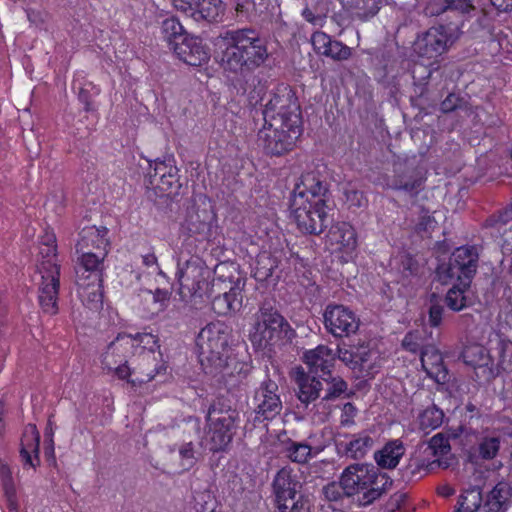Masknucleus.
I'll list each match as a JSON object with an SVG mask.
<instances>
[{
    "mask_svg": "<svg viewBox=\"0 0 512 512\" xmlns=\"http://www.w3.org/2000/svg\"><path fill=\"white\" fill-rule=\"evenodd\" d=\"M343 193L345 196V202L348 204L350 208H361L367 204V199L365 198L363 192H361L352 183H347L343 187Z\"/></svg>",
    "mask_w": 512,
    "mask_h": 512,
    "instance_id": "49530a36",
    "label": "nucleus"
},
{
    "mask_svg": "<svg viewBox=\"0 0 512 512\" xmlns=\"http://www.w3.org/2000/svg\"><path fill=\"white\" fill-rule=\"evenodd\" d=\"M324 380L327 381L328 388L326 390L324 397L321 400V403L328 402L330 400L338 398L347 389L346 382L340 378H332L331 381H328L327 379Z\"/></svg>",
    "mask_w": 512,
    "mask_h": 512,
    "instance_id": "8fccbe9b",
    "label": "nucleus"
},
{
    "mask_svg": "<svg viewBox=\"0 0 512 512\" xmlns=\"http://www.w3.org/2000/svg\"><path fill=\"white\" fill-rule=\"evenodd\" d=\"M134 340L132 335L119 334L106 347L102 354V365L105 369L111 370L114 366L127 360L130 354H133Z\"/></svg>",
    "mask_w": 512,
    "mask_h": 512,
    "instance_id": "412c9836",
    "label": "nucleus"
},
{
    "mask_svg": "<svg viewBox=\"0 0 512 512\" xmlns=\"http://www.w3.org/2000/svg\"><path fill=\"white\" fill-rule=\"evenodd\" d=\"M357 408L350 402L343 405L340 415V425L350 428L355 425V417L357 416Z\"/></svg>",
    "mask_w": 512,
    "mask_h": 512,
    "instance_id": "5fc2aeb1",
    "label": "nucleus"
},
{
    "mask_svg": "<svg viewBox=\"0 0 512 512\" xmlns=\"http://www.w3.org/2000/svg\"><path fill=\"white\" fill-rule=\"evenodd\" d=\"M444 414L436 406L426 408L418 417L419 427L425 432L438 428L443 422Z\"/></svg>",
    "mask_w": 512,
    "mask_h": 512,
    "instance_id": "ea45409f",
    "label": "nucleus"
},
{
    "mask_svg": "<svg viewBox=\"0 0 512 512\" xmlns=\"http://www.w3.org/2000/svg\"><path fill=\"white\" fill-rule=\"evenodd\" d=\"M443 312H444V308L441 304L431 301L428 315H429V324L432 327H437L441 324Z\"/></svg>",
    "mask_w": 512,
    "mask_h": 512,
    "instance_id": "052dcab7",
    "label": "nucleus"
},
{
    "mask_svg": "<svg viewBox=\"0 0 512 512\" xmlns=\"http://www.w3.org/2000/svg\"><path fill=\"white\" fill-rule=\"evenodd\" d=\"M294 334L288 321L275 308L263 304L254 314L249 339L256 350H271L272 347L291 341Z\"/></svg>",
    "mask_w": 512,
    "mask_h": 512,
    "instance_id": "423d86ee",
    "label": "nucleus"
},
{
    "mask_svg": "<svg viewBox=\"0 0 512 512\" xmlns=\"http://www.w3.org/2000/svg\"><path fill=\"white\" fill-rule=\"evenodd\" d=\"M351 48L340 41L332 40L324 56L330 57L334 60L342 61L351 57Z\"/></svg>",
    "mask_w": 512,
    "mask_h": 512,
    "instance_id": "09e8293b",
    "label": "nucleus"
},
{
    "mask_svg": "<svg viewBox=\"0 0 512 512\" xmlns=\"http://www.w3.org/2000/svg\"><path fill=\"white\" fill-rule=\"evenodd\" d=\"M134 340L133 345V354L139 353V355H143V361L149 362L150 360H155L154 351L158 347L157 338L150 333H137L135 336H132Z\"/></svg>",
    "mask_w": 512,
    "mask_h": 512,
    "instance_id": "72a5a7b5",
    "label": "nucleus"
},
{
    "mask_svg": "<svg viewBox=\"0 0 512 512\" xmlns=\"http://www.w3.org/2000/svg\"><path fill=\"white\" fill-rule=\"evenodd\" d=\"M321 451L322 448L313 447L305 441H294L290 438L282 441V453L293 463L306 464Z\"/></svg>",
    "mask_w": 512,
    "mask_h": 512,
    "instance_id": "393cba45",
    "label": "nucleus"
},
{
    "mask_svg": "<svg viewBox=\"0 0 512 512\" xmlns=\"http://www.w3.org/2000/svg\"><path fill=\"white\" fill-rule=\"evenodd\" d=\"M405 451L404 443L400 439H393L374 453V459L379 467L394 469L404 456Z\"/></svg>",
    "mask_w": 512,
    "mask_h": 512,
    "instance_id": "cd10ccee",
    "label": "nucleus"
},
{
    "mask_svg": "<svg viewBox=\"0 0 512 512\" xmlns=\"http://www.w3.org/2000/svg\"><path fill=\"white\" fill-rule=\"evenodd\" d=\"M140 356V362L136 367H133L134 378L129 380L132 387H137L143 383L151 381L155 377V369L151 368V364L154 360L149 362L143 361V355Z\"/></svg>",
    "mask_w": 512,
    "mask_h": 512,
    "instance_id": "37998d69",
    "label": "nucleus"
},
{
    "mask_svg": "<svg viewBox=\"0 0 512 512\" xmlns=\"http://www.w3.org/2000/svg\"><path fill=\"white\" fill-rule=\"evenodd\" d=\"M460 31L452 25H439L429 28L415 42V51L420 57L436 59L457 41Z\"/></svg>",
    "mask_w": 512,
    "mask_h": 512,
    "instance_id": "f8f14e48",
    "label": "nucleus"
},
{
    "mask_svg": "<svg viewBox=\"0 0 512 512\" xmlns=\"http://www.w3.org/2000/svg\"><path fill=\"white\" fill-rule=\"evenodd\" d=\"M511 487L506 482H499L487 495L484 503L486 512H505L510 505Z\"/></svg>",
    "mask_w": 512,
    "mask_h": 512,
    "instance_id": "7c9ffc66",
    "label": "nucleus"
},
{
    "mask_svg": "<svg viewBox=\"0 0 512 512\" xmlns=\"http://www.w3.org/2000/svg\"><path fill=\"white\" fill-rule=\"evenodd\" d=\"M276 125L265 122L258 132V142L266 153L280 156L292 150L296 140L302 133V129Z\"/></svg>",
    "mask_w": 512,
    "mask_h": 512,
    "instance_id": "4468645a",
    "label": "nucleus"
},
{
    "mask_svg": "<svg viewBox=\"0 0 512 512\" xmlns=\"http://www.w3.org/2000/svg\"><path fill=\"white\" fill-rule=\"evenodd\" d=\"M192 12H198L208 21H216L222 12L221 0H200Z\"/></svg>",
    "mask_w": 512,
    "mask_h": 512,
    "instance_id": "a18cd8bd",
    "label": "nucleus"
},
{
    "mask_svg": "<svg viewBox=\"0 0 512 512\" xmlns=\"http://www.w3.org/2000/svg\"><path fill=\"white\" fill-rule=\"evenodd\" d=\"M238 413L231 409L219 408L212 404L208 409L206 421L208 431L206 432V445L211 451H221L232 441L236 429Z\"/></svg>",
    "mask_w": 512,
    "mask_h": 512,
    "instance_id": "1a4fd4ad",
    "label": "nucleus"
},
{
    "mask_svg": "<svg viewBox=\"0 0 512 512\" xmlns=\"http://www.w3.org/2000/svg\"><path fill=\"white\" fill-rule=\"evenodd\" d=\"M180 466L183 471L191 469L196 463L195 450L192 442L183 443L179 449Z\"/></svg>",
    "mask_w": 512,
    "mask_h": 512,
    "instance_id": "de8ad7c7",
    "label": "nucleus"
},
{
    "mask_svg": "<svg viewBox=\"0 0 512 512\" xmlns=\"http://www.w3.org/2000/svg\"><path fill=\"white\" fill-rule=\"evenodd\" d=\"M162 33L172 49L176 41L181 42L187 37L182 24L175 17L167 18L162 22Z\"/></svg>",
    "mask_w": 512,
    "mask_h": 512,
    "instance_id": "58836bf2",
    "label": "nucleus"
},
{
    "mask_svg": "<svg viewBox=\"0 0 512 512\" xmlns=\"http://www.w3.org/2000/svg\"><path fill=\"white\" fill-rule=\"evenodd\" d=\"M336 353L326 345H319L304 353L303 361L309 372L313 374L329 375L334 365Z\"/></svg>",
    "mask_w": 512,
    "mask_h": 512,
    "instance_id": "4be33fe9",
    "label": "nucleus"
},
{
    "mask_svg": "<svg viewBox=\"0 0 512 512\" xmlns=\"http://www.w3.org/2000/svg\"><path fill=\"white\" fill-rule=\"evenodd\" d=\"M421 178L410 175H396L392 180L388 181L387 188L394 190H402L407 193H416L421 185Z\"/></svg>",
    "mask_w": 512,
    "mask_h": 512,
    "instance_id": "79ce46f5",
    "label": "nucleus"
},
{
    "mask_svg": "<svg viewBox=\"0 0 512 512\" xmlns=\"http://www.w3.org/2000/svg\"><path fill=\"white\" fill-rule=\"evenodd\" d=\"M470 286H463L460 282L455 281L453 286L448 290L445 302L448 308L453 311H460L467 306L466 290Z\"/></svg>",
    "mask_w": 512,
    "mask_h": 512,
    "instance_id": "4c0bfd02",
    "label": "nucleus"
},
{
    "mask_svg": "<svg viewBox=\"0 0 512 512\" xmlns=\"http://www.w3.org/2000/svg\"><path fill=\"white\" fill-rule=\"evenodd\" d=\"M78 295L88 308L98 310L102 306L101 278L94 274L92 280H76Z\"/></svg>",
    "mask_w": 512,
    "mask_h": 512,
    "instance_id": "c756f323",
    "label": "nucleus"
},
{
    "mask_svg": "<svg viewBox=\"0 0 512 512\" xmlns=\"http://www.w3.org/2000/svg\"><path fill=\"white\" fill-rule=\"evenodd\" d=\"M401 273L404 278H408L410 276L416 275L418 272V264L417 262L410 256L405 255L401 260Z\"/></svg>",
    "mask_w": 512,
    "mask_h": 512,
    "instance_id": "680f3d73",
    "label": "nucleus"
},
{
    "mask_svg": "<svg viewBox=\"0 0 512 512\" xmlns=\"http://www.w3.org/2000/svg\"><path fill=\"white\" fill-rule=\"evenodd\" d=\"M448 11L456 12L459 14H467L474 9L470 0H448Z\"/></svg>",
    "mask_w": 512,
    "mask_h": 512,
    "instance_id": "e2e57ef3",
    "label": "nucleus"
},
{
    "mask_svg": "<svg viewBox=\"0 0 512 512\" xmlns=\"http://www.w3.org/2000/svg\"><path fill=\"white\" fill-rule=\"evenodd\" d=\"M277 392L278 385L270 379L263 381L255 392V410L264 419L274 418L282 409V402Z\"/></svg>",
    "mask_w": 512,
    "mask_h": 512,
    "instance_id": "a211bd4d",
    "label": "nucleus"
},
{
    "mask_svg": "<svg viewBox=\"0 0 512 512\" xmlns=\"http://www.w3.org/2000/svg\"><path fill=\"white\" fill-rule=\"evenodd\" d=\"M107 229L89 226L82 229L80 239L76 244V251L95 250L107 251Z\"/></svg>",
    "mask_w": 512,
    "mask_h": 512,
    "instance_id": "bb28decb",
    "label": "nucleus"
},
{
    "mask_svg": "<svg viewBox=\"0 0 512 512\" xmlns=\"http://www.w3.org/2000/svg\"><path fill=\"white\" fill-rule=\"evenodd\" d=\"M311 42L315 51L319 54L324 55L325 53H327V49L331 44L332 39L326 33L317 31L312 34Z\"/></svg>",
    "mask_w": 512,
    "mask_h": 512,
    "instance_id": "6e6d98bb",
    "label": "nucleus"
},
{
    "mask_svg": "<svg viewBox=\"0 0 512 512\" xmlns=\"http://www.w3.org/2000/svg\"><path fill=\"white\" fill-rule=\"evenodd\" d=\"M502 436L498 432H488L478 440V456L483 460L494 459L501 447Z\"/></svg>",
    "mask_w": 512,
    "mask_h": 512,
    "instance_id": "473e14b6",
    "label": "nucleus"
},
{
    "mask_svg": "<svg viewBox=\"0 0 512 512\" xmlns=\"http://www.w3.org/2000/svg\"><path fill=\"white\" fill-rule=\"evenodd\" d=\"M272 486L280 512H309L307 501L297 496L301 483L292 468L280 469L274 477Z\"/></svg>",
    "mask_w": 512,
    "mask_h": 512,
    "instance_id": "9d476101",
    "label": "nucleus"
},
{
    "mask_svg": "<svg viewBox=\"0 0 512 512\" xmlns=\"http://www.w3.org/2000/svg\"><path fill=\"white\" fill-rule=\"evenodd\" d=\"M478 250L474 246L458 247L452 254L449 264L440 267V277L445 281H458L463 286H470L478 267Z\"/></svg>",
    "mask_w": 512,
    "mask_h": 512,
    "instance_id": "ddd939ff",
    "label": "nucleus"
},
{
    "mask_svg": "<svg viewBox=\"0 0 512 512\" xmlns=\"http://www.w3.org/2000/svg\"><path fill=\"white\" fill-rule=\"evenodd\" d=\"M155 185L164 192L172 189L174 186H179L177 167L169 168V171L166 174H162L161 179H158Z\"/></svg>",
    "mask_w": 512,
    "mask_h": 512,
    "instance_id": "603ef678",
    "label": "nucleus"
},
{
    "mask_svg": "<svg viewBox=\"0 0 512 512\" xmlns=\"http://www.w3.org/2000/svg\"><path fill=\"white\" fill-rule=\"evenodd\" d=\"M123 362V364L119 363L118 365L114 366L112 370L119 379L127 380V382L129 383V380H131L133 378L132 376H134L133 368H131L127 364L128 360H125Z\"/></svg>",
    "mask_w": 512,
    "mask_h": 512,
    "instance_id": "69168bd1",
    "label": "nucleus"
},
{
    "mask_svg": "<svg viewBox=\"0 0 512 512\" xmlns=\"http://www.w3.org/2000/svg\"><path fill=\"white\" fill-rule=\"evenodd\" d=\"M375 441L371 434L362 431L354 434L352 439L345 445V453L353 459L363 458L374 446Z\"/></svg>",
    "mask_w": 512,
    "mask_h": 512,
    "instance_id": "2f4dec72",
    "label": "nucleus"
},
{
    "mask_svg": "<svg viewBox=\"0 0 512 512\" xmlns=\"http://www.w3.org/2000/svg\"><path fill=\"white\" fill-rule=\"evenodd\" d=\"M448 0H428L424 7L427 16H439L448 11Z\"/></svg>",
    "mask_w": 512,
    "mask_h": 512,
    "instance_id": "4d7b16f0",
    "label": "nucleus"
},
{
    "mask_svg": "<svg viewBox=\"0 0 512 512\" xmlns=\"http://www.w3.org/2000/svg\"><path fill=\"white\" fill-rule=\"evenodd\" d=\"M200 0H172L174 7L182 12L193 11Z\"/></svg>",
    "mask_w": 512,
    "mask_h": 512,
    "instance_id": "774afa93",
    "label": "nucleus"
},
{
    "mask_svg": "<svg viewBox=\"0 0 512 512\" xmlns=\"http://www.w3.org/2000/svg\"><path fill=\"white\" fill-rule=\"evenodd\" d=\"M462 359L465 364L472 367L486 366L490 361L488 350L480 344L467 345L462 351Z\"/></svg>",
    "mask_w": 512,
    "mask_h": 512,
    "instance_id": "c9c22d12",
    "label": "nucleus"
},
{
    "mask_svg": "<svg viewBox=\"0 0 512 512\" xmlns=\"http://www.w3.org/2000/svg\"><path fill=\"white\" fill-rule=\"evenodd\" d=\"M80 256L76 266V280H92L95 274L100 278V268L107 251H76Z\"/></svg>",
    "mask_w": 512,
    "mask_h": 512,
    "instance_id": "5701e85b",
    "label": "nucleus"
},
{
    "mask_svg": "<svg viewBox=\"0 0 512 512\" xmlns=\"http://www.w3.org/2000/svg\"><path fill=\"white\" fill-rule=\"evenodd\" d=\"M171 293L166 289L151 291L141 289L138 294V311L143 318H153L163 312L169 304Z\"/></svg>",
    "mask_w": 512,
    "mask_h": 512,
    "instance_id": "aec40b11",
    "label": "nucleus"
},
{
    "mask_svg": "<svg viewBox=\"0 0 512 512\" xmlns=\"http://www.w3.org/2000/svg\"><path fill=\"white\" fill-rule=\"evenodd\" d=\"M323 495H324L325 499H327L328 501L337 502L345 494L341 487L340 482H339V484L332 482V483L327 484L323 488Z\"/></svg>",
    "mask_w": 512,
    "mask_h": 512,
    "instance_id": "bf43d9fd",
    "label": "nucleus"
},
{
    "mask_svg": "<svg viewBox=\"0 0 512 512\" xmlns=\"http://www.w3.org/2000/svg\"><path fill=\"white\" fill-rule=\"evenodd\" d=\"M403 347L413 353L420 351L425 347L423 346L422 338L419 331H412L405 335L402 341Z\"/></svg>",
    "mask_w": 512,
    "mask_h": 512,
    "instance_id": "864d4df0",
    "label": "nucleus"
},
{
    "mask_svg": "<svg viewBox=\"0 0 512 512\" xmlns=\"http://www.w3.org/2000/svg\"><path fill=\"white\" fill-rule=\"evenodd\" d=\"M509 222H512V202L511 205L499 215L490 217L488 225L496 227L498 232H500L501 228ZM503 236L505 247L512 250V226L504 232Z\"/></svg>",
    "mask_w": 512,
    "mask_h": 512,
    "instance_id": "a19ab883",
    "label": "nucleus"
},
{
    "mask_svg": "<svg viewBox=\"0 0 512 512\" xmlns=\"http://www.w3.org/2000/svg\"><path fill=\"white\" fill-rule=\"evenodd\" d=\"M220 48L221 66L233 73L252 72L269 56L266 41L255 30L247 28L226 32Z\"/></svg>",
    "mask_w": 512,
    "mask_h": 512,
    "instance_id": "20e7f679",
    "label": "nucleus"
},
{
    "mask_svg": "<svg viewBox=\"0 0 512 512\" xmlns=\"http://www.w3.org/2000/svg\"><path fill=\"white\" fill-rule=\"evenodd\" d=\"M491 371L494 377L499 375L501 371H512V355L502 352L495 370Z\"/></svg>",
    "mask_w": 512,
    "mask_h": 512,
    "instance_id": "0e129e2a",
    "label": "nucleus"
},
{
    "mask_svg": "<svg viewBox=\"0 0 512 512\" xmlns=\"http://www.w3.org/2000/svg\"><path fill=\"white\" fill-rule=\"evenodd\" d=\"M421 364L426 374L437 382L444 381L447 370L440 351L434 345H426L420 354Z\"/></svg>",
    "mask_w": 512,
    "mask_h": 512,
    "instance_id": "a878e982",
    "label": "nucleus"
},
{
    "mask_svg": "<svg viewBox=\"0 0 512 512\" xmlns=\"http://www.w3.org/2000/svg\"><path fill=\"white\" fill-rule=\"evenodd\" d=\"M0 475L2 478V485L7 501V506L10 512H18L19 504L16 495V488L12 481V472L10 468L7 465H1Z\"/></svg>",
    "mask_w": 512,
    "mask_h": 512,
    "instance_id": "e433bc0d",
    "label": "nucleus"
},
{
    "mask_svg": "<svg viewBox=\"0 0 512 512\" xmlns=\"http://www.w3.org/2000/svg\"><path fill=\"white\" fill-rule=\"evenodd\" d=\"M263 117L266 123L302 129L300 105L288 85H280L271 92L264 106Z\"/></svg>",
    "mask_w": 512,
    "mask_h": 512,
    "instance_id": "0eeeda50",
    "label": "nucleus"
},
{
    "mask_svg": "<svg viewBox=\"0 0 512 512\" xmlns=\"http://www.w3.org/2000/svg\"><path fill=\"white\" fill-rule=\"evenodd\" d=\"M460 98L455 94H449L441 103V111L444 113L452 112L460 105Z\"/></svg>",
    "mask_w": 512,
    "mask_h": 512,
    "instance_id": "338daca9",
    "label": "nucleus"
},
{
    "mask_svg": "<svg viewBox=\"0 0 512 512\" xmlns=\"http://www.w3.org/2000/svg\"><path fill=\"white\" fill-rule=\"evenodd\" d=\"M337 357L352 370L369 375L377 366L379 353L371 349L368 344L361 343L349 348H339Z\"/></svg>",
    "mask_w": 512,
    "mask_h": 512,
    "instance_id": "dca6fc26",
    "label": "nucleus"
},
{
    "mask_svg": "<svg viewBox=\"0 0 512 512\" xmlns=\"http://www.w3.org/2000/svg\"><path fill=\"white\" fill-rule=\"evenodd\" d=\"M327 245L333 253L340 254L342 262H349L357 247L354 228L347 222H338L331 226L327 234Z\"/></svg>",
    "mask_w": 512,
    "mask_h": 512,
    "instance_id": "f3484780",
    "label": "nucleus"
},
{
    "mask_svg": "<svg viewBox=\"0 0 512 512\" xmlns=\"http://www.w3.org/2000/svg\"><path fill=\"white\" fill-rule=\"evenodd\" d=\"M223 266L215 270L216 277L211 281V272L198 257H191L184 263L178 262L176 277L180 284V293L192 297L212 299V308L218 315H227L242 307V283L227 281L219 273Z\"/></svg>",
    "mask_w": 512,
    "mask_h": 512,
    "instance_id": "f257e3e1",
    "label": "nucleus"
},
{
    "mask_svg": "<svg viewBox=\"0 0 512 512\" xmlns=\"http://www.w3.org/2000/svg\"><path fill=\"white\" fill-rule=\"evenodd\" d=\"M173 166L170 159L167 161L155 160L153 164H150V171L148 173L150 184L155 185L158 180L157 178L161 179L162 174H166L169 168Z\"/></svg>",
    "mask_w": 512,
    "mask_h": 512,
    "instance_id": "3c124183",
    "label": "nucleus"
},
{
    "mask_svg": "<svg viewBox=\"0 0 512 512\" xmlns=\"http://www.w3.org/2000/svg\"><path fill=\"white\" fill-rule=\"evenodd\" d=\"M437 221L428 212L423 211L419 216V220L415 226L418 233H430L436 228Z\"/></svg>",
    "mask_w": 512,
    "mask_h": 512,
    "instance_id": "13d9d810",
    "label": "nucleus"
},
{
    "mask_svg": "<svg viewBox=\"0 0 512 512\" xmlns=\"http://www.w3.org/2000/svg\"><path fill=\"white\" fill-rule=\"evenodd\" d=\"M173 50L180 60L191 66H201L209 60V52L198 37L187 36L181 42L176 41Z\"/></svg>",
    "mask_w": 512,
    "mask_h": 512,
    "instance_id": "6ab92c4d",
    "label": "nucleus"
},
{
    "mask_svg": "<svg viewBox=\"0 0 512 512\" xmlns=\"http://www.w3.org/2000/svg\"><path fill=\"white\" fill-rule=\"evenodd\" d=\"M230 328L223 322L207 324L198 333L196 345L200 364L207 374L233 377L246 373V364L231 353Z\"/></svg>",
    "mask_w": 512,
    "mask_h": 512,
    "instance_id": "7ed1b4c3",
    "label": "nucleus"
},
{
    "mask_svg": "<svg viewBox=\"0 0 512 512\" xmlns=\"http://www.w3.org/2000/svg\"><path fill=\"white\" fill-rule=\"evenodd\" d=\"M296 384L298 386V399L306 406L320 396L322 383L315 376H310L304 370L296 371Z\"/></svg>",
    "mask_w": 512,
    "mask_h": 512,
    "instance_id": "c85d7f7f",
    "label": "nucleus"
},
{
    "mask_svg": "<svg viewBox=\"0 0 512 512\" xmlns=\"http://www.w3.org/2000/svg\"><path fill=\"white\" fill-rule=\"evenodd\" d=\"M326 184L315 172L301 176L295 184L291 200V215L298 228L309 234H319L327 225Z\"/></svg>",
    "mask_w": 512,
    "mask_h": 512,
    "instance_id": "f03ea898",
    "label": "nucleus"
},
{
    "mask_svg": "<svg viewBox=\"0 0 512 512\" xmlns=\"http://www.w3.org/2000/svg\"><path fill=\"white\" fill-rule=\"evenodd\" d=\"M449 438L442 433L434 435L426 445H421L411 457L408 468L412 475L422 471L429 472L435 467H447L448 463L443 458L450 453Z\"/></svg>",
    "mask_w": 512,
    "mask_h": 512,
    "instance_id": "9b49d317",
    "label": "nucleus"
},
{
    "mask_svg": "<svg viewBox=\"0 0 512 512\" xmlns=\"http://www.w3.org/2000/svg\"><path fill=\"white\" fill-rule=\"evenodd\" d=\"M324 325L334 337H348L357 332L360 320L350 308L329 304L324 311Z\"/></svg>",
    "mask_w": 512,
    "mask_h": 512,
    "instance_id": "2eb2a0df",
    "label": "nucleus"
},
{
    "mask_svg": "<svg viewBox=\"0 0 512 512\" xmlns=\"http://www.w3.org/2000/svg\"><path fill=\"white\" fill-rule=\"evenodd\" d=\"M341 487L348 497H357L361 506L379 499L391 486V481L373 464L356 463L347 466L340 476Z\"/></svg>",
    "mask_w": 512,
    "mask_h": 512,
    "instance_id": "39448f33",
    "label": "nucleus"
},
{
    "mask_svg": "<svg viewBox=\"0 0 512 512\" xmlns=\"http://www.w3.org/2000/svg\"><path fill=\"white\" fill-rule=\"evenodd\" d=\"M482 493L479 487H471L463 491L458 500V506L470 512H478L482 504Z\"/></svg>",
    "mask_w": 512,
    "mask_h": 512,
    "instance_id": "c03bdc74",
    "label": "nucleus"
},
{
    "mask_svg": "<svg viewBox=\"0 0 512 512\" xmlns=\"http://www.w3.org/2000/svg\"><path fill=\"white\" fill-rule=\"evenodd\" d=\"M277 267L278 260L274 255L266 251L261 252L257 256L255 266L253 268L254 277L258 281H265L273 275V272Z\"/></svg>",
    "mask_w": 512,
    "mask_h": 512,
    "instance_id": "f704fd0d",
    "label": "nucleus"
},
{
    "mask_svg": "<svg viewBox=\"0 0 512 512\" xmlns=\"http://www.w3.org/2000/svg\"><path fill=\"white\" fill-rule=\"evenodd\" d=\"M40 435L35 425L29 424L25 427L21 439L20 454L24 466L36 468L39 463Z\"/></svg>",
    "mask_w": 512,
    "mask_h": 512,
    "instance_id": "b1692460",
    "label": "nucleus"
},
{
    "mask_svg": "<svg viewBox=\"0 0 512 512\" xmlns=\"http://www.w3.org/2000/svg\"><path fill=\"white\" fill-rule=\"evenodd\" d=\"M42 260L38 265L41 274L39 286V304L43 312L54 315L58 311V290L60 267L56 261V246H40Z\"/></svg>",
    "mask_w": 512,
    "mask_h": 512,
    "instance_id": "6e6552de",
    "label": "nucleus"
}]
</instances>
